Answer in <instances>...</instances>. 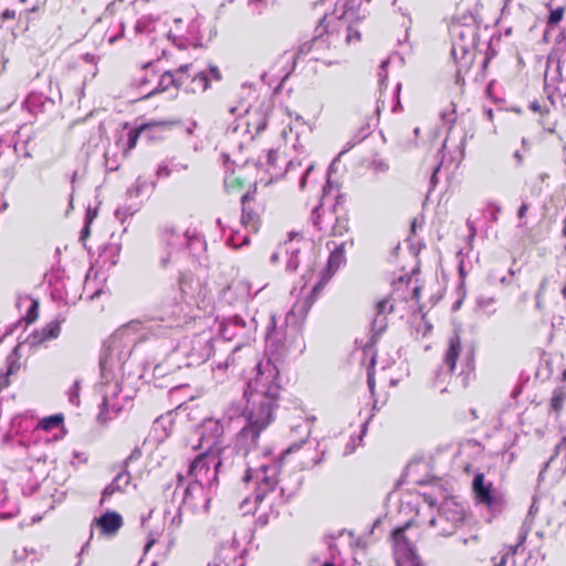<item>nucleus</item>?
<instances>
[{
  "mask_svg": "<svg viewBox=\"0 0 566 566\" xmlns=\"http://www.w3.org/2000/svg\"><path fill=\"white\" fill-rule=\"evenodd\" d=\"M468 134H464L460 142V157L459 161L464 157V146L467 143Z\"/></svg>",
  "mask_w": 566,
  "mask_h": 566,
  "instance_id": "60",
  "label": "nucleus"
},
{
  "mask_svg": "<svg viewBox=\"0 0 566 566\" xmlns=\"http://www.w3.org/2000/svg\"><path fill=\"white\" fill-rule=\"evenodd\" d=\"M247 126L249 128L253 127L255 134L262 133L266 127V118L262 113L256 114L255 120L248 119Z\"/></svg>",
  "mask_w": 566,
  "mask_h": 566,
  "instance_id": "33",
  "label": "nucleus"
},
{
  "mask_svg": "<svg viewBox=\"0 0 566 566\" xmlns=\"http://www.w3.org/2000/svg\"><path fill=\"white\" fill-rule=\"evenodd\" d=\"M38 308H39V304L36 301H32L28 312H27V316H25V321L28 324H31L33 323L36 317H38Z\"/></svg>",
  "mask_w": 566,
  "mask_h": 566,
  "instance_id": "40",
  "label": "nucleus"
},
{
  "mask_svg": "<svg viewBox=\"0 0 566 566\" xmlns=\"http://www.w3.org/2000/svg\"><path fill=\"white\" fill-rule=\"evenodd\" d=\"M526 153L527 151H524V149H517L514 151L513 158L515 159L517 166H521L523 164L524 155Z\"/></svg>",
  "mask_w": 566,
  "mask_h": 566,
  "instance_id": "55",
  "label": "nucleus"
},
{
  "mask_svg": "<svg viewBox=\"0 0 566 566\" xmlns=\"http://www.w3.org/2000/svg\"><path fill=\"white\" fill-rule=\"evenodd\" d=\"M80 388L81 381L76 380L69 390V401L75 407L80 406Z\"/></svg>",
  "mask_w": 566,
  "mask_h": 566,
  "instance_id": "36",
  "label": "nucleus"
},
{
  "mask_svg": "<svg viewBox=\"0 0 566 566\" xmlns=\"http://www.w3.org/2000/svg\"><path fill=\"white\" fill-rule=\"evenodd\" d=\"M375 361H376V358H375V356H373V358L370 360V366L368 367V373H367V385H368V388L371 394L374 392L375 386H376V380H375V375H374Z\"/></svg>",
  "mask_w": 566,
  "mask_h": 566,
  "instance_id": "38",
  "label": "nucleus"
},
{
  "mask_svg": "<svg viewBox=\"0 0 566 566\" xmlns=\"http://www.w3.org/2000/svg\"><path fill=\"white\" fill-rule=\"evenodd\" d=\"M410 524L392 531L394 553L397 566H423L413 543L406 535Z\"/></svg>",
  "mask_w": 566,
  "mask_h": 566,
  "instance_id": "12",
  "label": "nucleus"
},
{
  "mask_svg": "<svg viewBox=\"0 0 566 566\" xmlns=\"http://www.w3.org/2000/svg\"><path fill=\"white\" fill-rule=\"evenodd\" d=\"M256 321L253 317L232 315L223 318L219 324V333L223 340H235L233 352L249 344L256 332Z\"/></svg>",
  "mask_w": 566,
  "mask_h": 566,
  "instance_id": "9",
  "label": "nucleus"
},
{
  "mask_svg": "<svg viewBox=\"0 0 566 566\" xmlns=\"http://www.w3.org/2000/svg\"><path fill=\"white\" fill-rule=\"evenodd\" d=\"M224 424L221 420L206 419L198 429L199 446L203 452H212L221 444Z\"/></svg>",
  "mask_w": 566,
  "mask_h": 566,
  "instance_id": "14",
  "label": "nucleus"
},
{
  "mask_svg": "<svg viewBox=\"0 0 566 566\" xmlns=\"http://www.w3.org/2000/svg\"><path fill=\"white\" fill-rule=\"evenodd\" d=\"M478 306L483 310L488 315L495 313V298L493 296H479L476 300Z\"/></svg>",
  "mask_w": 566,
  "mask_h": 566,
  "instance_id": "31",
  "label": "nucleus"
},
{
  "mask_svg": "<svg viewBox=\"0 0 566 566\" xmlns=\"http://www.w3.org/2000/svg\"><path fill=\"white\" fill-rule=\"evenodd\" d=\"M349 0H336L335 9L332 13H326L317 25V31L323 30L325 33L328 32V27L333 19L352 21L355 17L354 7L349 4Z\"/></svg>",
  "mask_w": 566,
  "mask_h": 566,
  "instance_id": "19",
  "label": "nucleus"
},
{
  "mask_svg": "<svg viewBox=\"0 0 566 566\" xmlns=\"http://www.w3.org/2000/svg\"><path fill=\"white\" fill-rule=\"evenodd\" d=\"M461 352V340L459 335H454L450 337L448 349L444 354L443 366L437 374V377H440L444 371L443 368H447L446 374H451L455 369L457 360L459 358Z\"/></svg>",
  "mask_w": 566,
  "mask_h": 566,
  "instance_id": "21",
  "label": "nucleus"
},
{
  "mask_svg": "<svg viewBox=\"0 0 566 566\" xmlns=\"http://www.w3.org/2000/svg\"><path fill=\"white\" fill-rule=\"evenodd\" d=\"M135 31L137 33H149L154 31V20L149 17H143L136 22Z\"/></svg>",
  "mask_w": 566,
  "mask_h": 566,
  "instance_id": "32",
  "label": "nucleus"
},
{
  "mask_svg": "<svg viewBox=\"0 0 566 566\" xmlns=\"http://www.w3.org/2000/svg\"><path fill=\"white\" fill-rule=\"evenodd\" d=\"M494 210L492 211L490 216V220L493 222L497 221V214L501 212V208L499 206H492Z\"/></svg>",
  "mask_w": 566,
  "mask_h": 566,
  "instance_id": "63",
  "label": "nucleus"
},
{
  "mask_svg": "<svg viewBox=\"0 0 566 566\" xmlns=\"http://www.w3.org/2000/svg\"><path fill=\"white\" fill-rule=\"evenodd\" d=\"M142 455V452L139 449H134L130 454L125 459L124 463H123V470H127L129 463L134 460H137L139 459Z\"/></svg>",
  "mask_w": 566,
  "mask_h": 566,
  "instance_id": "46",
  "label": "nucleus"
},
{
  "mask_svg": "<svg viewBox=\"0 0 566 566\" xmlns=\"http://www.w3.org/2000/svg\"><path fill=\"white\" fill-rule=\"evenodd\" d=\"M545 91L553 104L555 103V96H566V64L556 55H549L547 59Z\"/></svg>",
  "mask_w": 566,
  "mask_h": 566,
  "instance_id": "11",
  "label": "nucleus"
},
{
  "mask_svg": "<svg viewBox=\"0 0 566 566\" xmlns=\"http://www.w3.org/2000/svg\"><path fill=\"white\" fill-rule=\"evenodd\" d=\"M251 199V196L249 192H245L241 197V203H242V216H241V223L250 231L256 232L258 231V223H259V217L255 212L248 209V202Z\"/></svg>",
  "mask_w": 566,
  "mask_h": 566,
  "instance_id": "24",
  "label": "nucleus"
},
{
  "mask_svg": "<svg viewBox=\"0 0 566 566\" xmlns=\"http://www.w3.org/2000/svg\"><path fill=\"white\" fill-rule=\"evenodd\" d=\"M369 135V127H364L361 128L354 137L350 142H348L346 144V147L345 149L342 151L343 153H346L348 151L349 149H352L355 145L359 144L360 142H363L367 136Z\"/></svg>",
  "mask_w": 566,
  "mask_h": 566,
  "instance_id": "34",
  "label": "nucleus"
},
{
  "mask_svg": "<svg viewBox=\"0 0 566 566\" xmlns=\"http://www.w3.org/2000/svg\"><path fill=\"white\" fill-rule=\"evenodd\" d=\"M209 73L210 75L216 80V81H220L221 80V74H220V71L217 66H210L209 69Z\"/></svg>",
  "mask_w": 566,
  "mask_h": 566,
  "instance_id": "59",
  "label": "nucleus"
},
{
  "mask_svg": "<svg viewBox=\"0 0 566 566\" xmlns=\"http://www.w3.org/2000/svg\"><path fill=\"white\" fill-rule=\"evenodd\" d=\"M255 369L256 374L245 394L247 423L238 433L234 446L219 447L212 452H202L198 455L205 458L203 461L210 469V480L217 483L220 474L245 467L247 454L256 447L261 432L274 419V410L281 394L279 369L271 359L260 361Z\"/></svg>",
  "mask_w": 566,
  "mask_h": 566,
  "instance_id": "1",
  "label": "nucleus"
},
{
  "mask_svg": "<svg viewBox=\"0 0 566 566\" xmlns=\"http://www.w3.org/2000/svg\"><path fill=\"white\" fill-rule=\"evenodd\" d=\"M62 423H63V416L57 413V415H52L50 417L43 418L39 422L38 428L42 429L44 431H51L55 428H59Z\"/></svg>",
  "mask_w": 566,
  "mask_h": 566,
  "instance_id": "30",
  "label": "nucleus"
},
{
  "mask_svg": "<svg viewBox=\"0 0 566 566\" xmlns=\"http://www.w3.org/2000/svg\"><path fill=\"white\" fill-rule=\"evenodd\" d=\"M313 168H314V166H313V165H310V166L306 168V170H305L304 175L302 176V178H301V180H300V188H301V189H304L305 184H306V180H307V177H308V175L311 174V171L313 170Z\"/></svg>",
  "mask_w": 566,
  "mask_h": 566,
  "instance_id": "56",
  "label": "nucleus"
},
{
  "mask_svg": "<svg viewBox=\"0 0 566 566\" xmlns=\"http://www.w3.org/2000/svg\"><path fill=\"white\" fill-rule=\"evenodd\" d=\"M277 472L279 469L276 463L263 464L258 470H252L250 468L245 470L243 481L248 483L254 480L255 482L253 497L256 505L261 504L269 496H273L275 499L280 497L283 501H287L300 489L302 478L297 475L292 486L283 484L280 490L276 491Z\"/></svg>",
  "mask_w": 566,
  "mask_h": 566,
  "instance_id": "4",
  "label": "nucleus"
},
{
  "mask_svg": "<svg viewBox=\"0 0 566 566\" xmlns=\"http://www.w3.org/2000/svg\"><path fill=\"white\" fill-rule=\"evenodd\" d=\"M92 525L99 528L101 535L114 536L123 526V517L117 512L107 511L94 518Z\"/></svg>",
  "mask_w": 566,
  "mask_h": 566,
  "instance_id": "20",
  "label": "nucleus"
},
{
  "mask_svg": "<svg viewBox=\"0 0 566 566\" xmlns=\"http://www.w3.org/2000/svg\"><path fill=\"white\" fill-rule=\"evenodd\" d=\"M180 524H181V511H180V507H177L176 513L171 516L169 526L176 528V527H179Z\"/></svg>",
  "mask_w": 566,
  "mask_h": 566,
  "instance_id": "48",
  "label": "nucleus"
},
{
  "mask_svg": "<svg viewBox=\"0 0 566 566\" xmlns=\"http://www.w3.org/2000/svg\"><path fill=\"white\" fill-rule=\"evenodd\" d=\"M125 0H114L106 7V12L109 14H114L119 4H123Z\"/></svg>",
  "mask_w": 566,
  "mask_h": 566,
  "instance_id": "52",
  "label": "nucleus"
},
{
  "mask_svg": "<svg viewBox=\"0 0 566 566\" xmlns=\"http://www.w3.org/2000/svg\"><path fill=\"white\" fill-rule=\"evenodd\" d=\"M227 243L234 248V249H238L242 245H247L249 244V237L245 234V235H240L239 232H235L233 234H231L228 240H227Z\"/></svg>",
  "mask_w": 566,
  "mask_h": 566,
  "instance_id": "35",
  "label": "nucleus"
},
{
  "mask_svg": "<svg viewBox=\"0 0 566 566\" xmlns=\"http://www.w3.org/2000/svg\"><path fill=\"white\" fill-rule=\"evenodd\" d=\"M298 430H301V432L304 434V438H302L300 442L291 444L282 452L281 462L284 461L291 453L298 451L306 442V438L311 434L310 424L305 420L302 423L292 427V431Z\"/></svg>",
  "mask_w": 566,
  "mask_h": 566,
  "instance_id": "28",
  "label": "nucleus"
},
{
  "mask_svg": "<svg viewBox=\"0 0 566 566\" xmlns=\"http://www.w3.org/2000/svg\"><path fill=\"white\" fill-rule=\"evenodd\" d=\"M60 329V324L57 322H51L41 332H34L29 337V342L31 345H38L46 339L56 338Z\"/></svg>",
  "mask_w": 566,
  "mask_h": 566,
  "instance_id": "26",
  "label": "nucleus"
},
{
  "mask_svg": "<svg viewBox=\"0 0 566 566\" xmlns=\"http://www.w3.org/2000/svg\"><path fill=\"white\" fill-rule=\"evenodd\" d=\"M229 113L232 115H242L243 113H249L248 108H242L238 106H233L229 108Z\"/></svg>",
  "mask_w": 566,
  "mask_h": 566,
  "instance_id": "58",
  "label": "nucleus"
},
{
  "mask_svg": "<svg viewBox=\"0 0 566 566\" xmlns=\"http://www.w3.org/2000/svg\"><path fill=\"white\" fill-rule=\"evenodd\" d=\"M160 241L166 247L171 249H179L188 247L190 250H195L197 247L203 245L202 238L196 232L186 230L184 233H178L174 228L166 227L160 232Z\"/></svg>",
  "mask_w": 566,
  "mask_h": 566,
  "instance_id": "15",
  "label": "nucleus"
},
{
  "mask_svg": "<svg viewBox=\"0 0 566 566\" xmlns=\"http://www.w3.org/2000/svg\"><path fill=\"white\" fill-rule=\"evenodd\" d=\"M116 343V338L108 340L104 345L99 357L101 377L103 379L99 386L103 400L97 415L99 423H106L116 417L124 408V402L126 401V398L118 397L122 387L118 380H114L116 370L119 371L123 367V360L117 353L118 346Z\"/></svg>",
  "mask_w": 566,
  "mask_h": 566,
  "instance_id": "3",
  "label": "nucleus"
},
{
  "mask_svg": "<svg viewBox=\"0 0 566 566\" xmlns=\"http://www.w3.org/2000/svg\"><path fill=\"white\" fill-rule=\"evenodd\" d=\"M400 90H401V84H400V83H398V84L396 85V88H395V98H396V103H395V105L392 106V112H394V113H397L398 111H400V109L402 108L401 103H400V98H399Z\"/></svg>",
  "mask_w": 566,
  "mask_h": 566,
  "instance_id": "47",
  "label": "nucleus"
},
{
  "mask_svg": "<svg viewBox=\"0 0 566 566\" xmlns=\"http://www.w3.org/2000/svg\"><path fill=\"white\" fill-rule=\"evenodd\" d=\"M286 271L294 272L297 270L300 263L306 260V266L311 269L313 264L314 251L311 243L303 242V247H294L291 244L285 249Z\"/></svg>",
  "mask_w": 566,
  "mask_h": 566,
  "instance_id": "17",
  "label": "nucleus"
},
{
  "mask_svg": "<svg viewBox=\"0 0 566 566\" xmlns=\"http://www.w3.org/2000/svg\"><path fill=\"white\" fill-rule=\"evenodd\" d=\"M142 186L143 185H142L140 180L138 179L134 187L127 189V192H126L127 196H129V197L139 196Z\"/></svg>",
  "mask_w": 566,
  "mask_h": 566,
  "instance_id": "51",
  "label": "nucleus"
},
{
  "mask_svg": "<svg viewBox=\"0 0 566 566\" xmlns=\"http://www.w3.org/2000/svg\"><path fill=\"white\" fill-rule=\"evenodd\" d=\"M104 157H105V167H106V170H108V171H115V170H117V168H118V164L116 163V160H112V159L109 158V154H108V151H106V153H105Z\"/></svg>",
  "mask_w": 566,
  "mask_h": 566,
  "instance_id": "49",
  "label": "nucleus"
},
{
  "mask_svg": "<svg viewBox=\"0 0 566 566\" xmlns=\"http://www.w3.org/2000/svg\"><path fill=\"white\" fill-rule=\"evenodd\" d=\"M465 510L462 503L454 497L444 499L437 509V513L429 520V526L434 528L439 536H451L463 524Z\"/></svg>",
  "mask_w": 566,
  "mask_h": 566,
  "instance_id": "8",
  "label": "nucleus"
},
{
  "mask_svg": "<svg viewBox=\"0 0 566 566\" xmlns=\"http://www.w3.org/2000/svg\"><path fill=\"white\" fill-rule=\"evenodd\" d=\"M322 462V457L312 458L310 462H302V470L313 468Z\"/></svg>",
  "mask_w": 566,
  "mask_h": 566,
  "instance_id": "54",
  "label": "nucleus"
},
{
  "mask_svg": "<svg viewBox=\"0 0 566 566\" xmlns=\"http://www.w3.org/2000/svg\"><path fill=\"white\" fill-rule=\"evenodd\" d=\"M453 43L451 55L457 64V82L463 81L462 74L471 69L475 57V28L457 25L452 29Z\"/></svg>",
  "mask_w": 566,
  "mask_h": 566,
  "instance_id": "7",
  "label": "nucleus"
},
{
  "mask_svg": "<svg viewBox=\"0 0 566 566\" xmlns=\"http://www.w3.org/2000/svg\"><path fill=\"white\" fill-rule=\"evenodd\" d=\"M370 167L377 172H386L389 169L388 164L380 159H374Z\"/></svg>",
  "mask_w": 566,
  "mask_h": 566,
  "instance_id": "44",
  "label": "nucleus"
},
{
  "mask_svg": "<svg viewBox=\"0 0 566 566\" xmlns=\"http://www.w3.org/2000/svg\"><path fill=\"white\" fill-rule=\"evenodd\" d=\"M191 66V64H185L181 65L176 72H165L158 82V85L156 88L151 92H149L147 95H153L157 92H164L167 91L171 85H175L178 87L181 84V78L178 76L179 74H182L188 71V69Z\"/></svg>",
  "mask_w": 566,
  "mask_h": 566,
  "instance_id": "23",
  "label": "nucleus"
},
{
  "mask_svg": "<svg viewBox=\"0 0 566 566\" xmlns=\"http://www.w3.org/2000/svg\"><path fill=\"white\" fill-rule=\"evenodd\" d=\"M253 379H251L249 382H248V386H247V389L244 390V394H247V391L249 390V384L252 381ZM245 399L248 400V397L247 395H244ZM247 411H248V406L245 407V411H243L242 409V406L240 402H231L227 409L224 410L223 412V418H222V421H231L235 418H239L241 417L243 413H244V417L247 418Z\"/></svg>",
  "mask_w": 566,
  "mask_h": 566,
  "instance_id": "29",
  "label": "nucleus"
},
{
  "mask_svg": "<svg viewBox=\"0 0 566 566\" xmlns=\"http://www.w3.org/2000/svg\"><path fill=\"white\" fill-rule=\"evenodd\" d=\"M130 483V474L127 470H122L119 473H117V475L113 479V481L107 484L103 492H102V497H101V501H99V505H103L105 503V501L111 497L112 495H114L116 492H124L125 489L129 485Z\"/></svg>",
  "mask_w": 566,
  "mask_h": 566,
  "instance_id": "22",
  "label": "nucleus"
},
{
  "mask_svg": "<svg viewBox=\"0 0 566 566\" xmlns=\"http://www.w3.org/2000/svg\"><path fill=\"white\" fill-rule=\"evenodd\" d=\"M1 15H2V19H4V20L14 19L15 18V11L14 10H10V9H6L2 12Z\"/></svg>",
  "mask_w": 566,
  "mask_h": 566,
  "instance_id": "62",
  "label": "nucleus"
},
{
  "mask_svg": "<svg viewBox=\"0 0 566 566\" xmlns=\"http://www.w3.org/2000/svg\"><path fill=\"white\" fill-rule=\"evenodd\" d=\"M389 64V59L384 60L379 66L378 77H379V86L382 88L385 86V82L387 81V66Z\"/></svg>",
  "mask_w": 566,
  "mask_h": 566,
  "instance_id": "41",
  "label": "nucleus"
},
{
  "mask_svg": "<svg viewBox=\"0 0 566 566\" xmlns=\"http://www.w3.org/2000/svg\"><path fill=\"white\" fill-rule=\"evenodd\" d=\"M530 108L533 111V112H537V113H541L542 111V105L539 104V102L537 101H534L530 104Z\"/></svg>",
  "mask_w": 566,
  "mask_h": 566,
  "instance_id": "64",
  "label": "nucleus"
},
{
  "mask_svg": "<svg viewBox=\"0 0 566 566\" xmlns=\"http://www.w3.org/2000/svg\"><path fill=\"white\" fill-rule=\"evenodd\" d=\"M528 203L526 202H522L521 207L518 208V211H517V217L518 219H523L525 216H526V212L528 211Z\"/></svg>",
  "mask_w": 566,
  "mask_h": 566,
  "instance_id": "57",
  "label": "nucleus"
},
{
  "mask_svg": "<svg viewBox=\"0 0 566 566\" xmlns=\"http://www.w3.org/2000/svg\"><path fill=\"white\" fill-rule=\"evenodd\" d=\"M316 35L310 41L305 42L300 45L297 55H306L311 52L314 53L313 59L314 60H321V56L318 55V51L324 46L325 40L323 38V34L325 33L323 30L317 31L315 30Z\"/></svg>",
  "mask_w": 566,
  "mask_h": 566,
  "instance_id": "25",
  "label": "nucleus"
},
{
  "mask_svg": "<svg viewBox=\"0 0 566 566\" xmlns=\"http://www.w3.org/2000/svg\"><path fill=\"white\" fill-rule=\"evenodd\" d=\"M214 352V337L211 331H203L193 335L189 342L186 356L188 366L201 365L207 361Z\"/></svg>",
  "mask_w": 566,
  "mask_h": 566,
  "instance_id": "13",
  "label": "nucleus"
},
{
  "mask_svg": "<svg viewBox=\"0 0 566 566\" xmlns=\"http://www.w3.org/2000/svg\"><path fill=\"white\" fill-rule=\"evenodd\" d=\"M203 460V457H197L190 463L187 472L192 478V482L184 490L182 503L193 512L208 511L210 496L206 488L210 490L218 484L216 481L210 480V469Z\"/></svg>",
  "mask_w": 566,
  "mask_h": 566,
  "instance_id": "6",
  "label": "nucleus"
},
{
  "mask_svg": "<svg viewBox=\"0 0 566 566\" xmlns=\"http://www.w3.org/2000/svg\"><path fill=\"white\" fill-rule=\"evenodd\" d=\"M311 221L324 235L342 237L348 231V219L344 208L338 202V197L331 196L326 187L318 206L314 207Z\"/></svg>",
  "mask_w": 566,
  "mask_h": 566,
  "instance_id": "5",
  "label": "nucleus"
},
{
  "mask_svg": "<svg viewBox=\"0 0 566 566\" xmlns=\"http://www.w3.org/2000/svg\"><path fill=\"white\" fill-rule=\"evenodd\" d=\"M526 523L527 520L520 531L518 542L515 545L507 547V549L502 554L500 560L495 563L494 566H506L510 558L514 560V555L516 554L517 548L526 541L527 534L530 532V526L525 527Z\"/></svg>",
  "mask_w": 566,
  "mask_h": 566,
  "instance_id": "27",
  "label": "nucleus"
},
{
  "mask_svg": "<svg viewBox=\"0 0 566 566\" xmlns=\"http://www.w3.org/2000/svg\"><path fill=\"white\" fill-rule=\"evenodd\" d=\"M454 113H455L454 109H451L450 112L443 111V112H441V118L447 123H454V120H455Z\"/></svg>",
  "mask_w": 566,
  "mask_h": 566,
  "instance_id": "50",
  "label": "nucleus"
},
{
  "mask_svg": "<svg viewBox=\"0 0 566 566\" xmlns=\"http://www.w3.org/2000/svg\"><path fill=\"white\" fill-rule=\"evenodd\" d=\"M564 9L562 7L552 10L548 17L549 24H557L563 19Z\"/></svg>",
  "mask_w": 566,
  "mask_h": 566,
  "instance_id": "42",
  "label": "nucleus"
},
{
  "mask_svg": "<svg viewBox=\"0 0 566 566\" xmlns=\"http://www.w3.org/2000/svg\"><path fill=\"white\" fill-rule=\"evenodd\" d=\"M472 489L478 502L484 504L492 515H496L504 510L506 505L505 495L494 488L492 482H486L483 473L474 475Z\"/></svg>",
  "mask_w": 566,
  "mask_h": 566,
  "instance_id": "10",
  "label": "nucleus"
},
{
  "mask_svg": "<svg viewBox=\"0 0 566 566\" xmlns=\"http://www.w3.org/2000/svg\"><path fill=\"white\" fill-rule=\"evenodd\" d=\"M347 31H348V33L346 36V41L348 43H350L353 41V39L359 40V38H360L359 32L355 31L354 33H352L349 28H347Z\"/></svg>",
  "mask_w": 566,
  "mask_h": 566,
  "instance_id": "61",
  "label": "nucleus"
},
{
  "mask_svg": "<svg viewBox=\"0 0 566 566\" xmlns=\"http://www.w3.org/2000/svg\"><path fill=\"white\" fill-rule=\"evenodd\" d=\"M172 174V168L169 161H165L158 166L157 176L158 177H169Z\"/></svg>",
  "mask_w": 566,
  "mask_h": 566,
  "instance_id": "43",
  "label": "nucleus"
},
{
  "mask_svg": "<svg viewBox=\"0 0 566 566\" xmlns=\"http://www.w3.org/2000/svg\"><path fill=\"white\" fill-rule=\"evenodd\" d=\"M375 308L376 315L370 324L371 336L368 344L366 345V349H370L376 343L377 337L387 328L386 313L392 312L394 306L389 304L388 300H381L376 304Z\"/></svg>",
  "mask_w": 566,
  "mask_h": 566,
  "instance_id": "18",
  "label": "nucleus"
},
{
  "mask_svg": "<svg viewBox=\"0 0 566 566\" xmlns=\"http://www.w3.org/2000/svg\"><path fill=\"white\" fill-rule=\"evenodd\" d=\"M135 209H133L132 207H119L116 209L115 211V216L118 220H120L122 222H124V220L129 217V216H133L135 213Z\"/></svg>",
  "mask_w": 566,
  "mask_h": 566,
  "instance_id": "39",
  "label": "nucleus"
},
{
  "mask_svg": "<svg viewBox=\"0 0 566 566\" xmlns=\"http://www.w3.org/2000/svg\"><path fill=\"white\" fill-rule=\"evenodd\" d=\"M107 253H111V255L113 256V259L111 260V265H115L117 263V260L115 256H117L119 253V247L116 244L106 247L104 249V254H107Z\"/></svg>",
  "mask_w": 566,
  "mask_h": 566,
  "instance_id": "45",
  "label": "nucleus"
},
{
  "mask_svg": "<svg viewBox=\"0 0 566 566\" xmlns=\"http://www.w3.org/2000/svg\"><path fill=\"white\" fill-rule=\"evenodd\" d=\"M251 297V284L245 280H234L220 293V301L230 306H240Z\"/></svg>",
  "mask_w": 566,
  "mask_h": 566,
  "instance_id": "16",
  "label": "nucleus"
},
{
  "mask_svg": "<svg viewBox=\"0 0 566 566\" xmlns=\"http://www.w3.org/2000/svg\"><path fill=\"white\" fill-rule=\"evenodd\" d=\"M193 83L202 88V91H207L209 87V76L206 72H199L193 77Z\"/></svg>",
  "mask_w": 566,
  "mask_h": 566,
  "instance_id": "37",
  "label": "nucleus"
},
{
  "mask_svg": "<svg viewBox=\"0 0 566 566\" xmlns=\"http://www.w3.org/2000/svg\"><path fill=\"white\" fill-rule=\"evenodd\" d=\"M169 164H170V166L172 168V172L174 171H182V170H186L188 168L187 164H182V163L176 161L175 159L169 160Z\"/></svg>",
  "mask_w": 566,
  "mask_h": 566,
  "instance_id": "53",
  "label": "nucleus"
},
{
  "mask_svg": "<svg viewBox=\"0 0 566 566\" xmlns=\"http://www.w3.org/2000/svg\"><path fill=\"white\" fill-rule=\"evenodd\" d=\"M345 244L346 242H342L335 245L322 272L321 279L305 298L295 302L286 314L284 324L277 325L276 316L271 315L270 324L266 328L265 343L266 348L271 350L272 355H275L277 359L289 354L300 355L305 349V342L302 335L303 322L326 283L345 263Z\"/></svg>",
  "mask_w": 566,
  "mask_h": 566,
  "instance_id": "2",
  "label": "nucleus"
}]
</instances>
